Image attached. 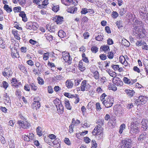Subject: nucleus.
<instances>
[{"instance_id": "23", "label": "nucleus", "mask_w": 148, "mask_h": 148, "mask_svg": "<svg viewBox=\"0 0 148 148\" xmlns=\"http://www.w3.org/2000/svg\"><path fill=\"white\" fill-rule=\"evenodd\" d=\"M3 9L8 13H10L12 11V8L10 7L8 5L5 4L3 6Z\"/></svg>"}, {"instance_id": "38", "label": "nucleus", "mask_w": 148, "mask_h": 148, "mask_svg": "<svg viewBox=\"0 0 148 148\" xmlns=\"http://www.w3.org/2000/svg\"><path fill=\"white\" fill-rule=\"evenodd\" d=\"M1 87H2L5 89H6L7 88L8 86V83L5 81H3L1 84Z\"/></svg>"}, {"instance_id": "5", "label": "nucleus", "mask_w": 148, "mask_h": 148, "mask_svg": "<svg viewBox=\"0 0 148 148\" xmlns=\"http://www.w3.org/2000/svg\"><path fill=\"white\" fill-rule=\"evenodd\" d=\"M62 57L65 62L70 64L72 58H71L69 53L65 52H63L62 53Z\"/></svg>"}, {"instance_id": "13", "label": "nucleus", "mask_w": 148, "mask_h": 148, "mask_svg": "<svg viewBox=\"0 0 148 148\" xmlns=\"http://www.w3.org/2000/svg\"><path fill=\"white\" fill-rule=\"evenodd\" d=\"M125 92L127 95L130 97H132L135 93V92L134 90L129 89H125Z\"/></svg>"}, {"instance_id": "53", "label": "nucleus", "mask_w": 148, "mask_h": 148, "mask_svg": "<svg viewBox=\"0 0 148 148\" xmlns=\"http://www.w3.org/2000/svg\"><path fill=\"white\" fill-rule=\"evenodd\" d=\"M81 81V80L79 79L75 80L74 82V85L75 86H78L79 84Z\"/></svg>"}, {"instance_id": "46", "label": "nucleus", "mask_w": 148, "mask_h": 148, "mask_svg": "<svg viewBox=\"0 0 148 148\" xmlns=\"http://www.w3.org/2000/svg\"><path fill=\"white\" fill-rule=\"evenodd\" d=\"M91 143H92L91 148H96L97 147V144L96 143L95 140H92Z\"/></svg>"}, {"instance_id": "56", "label": "nucleus", "mask_w": 148, "mask_h": 148, "mask_svg": "<svg viewBox=\"0 0 148 148\" xmlns=\"http://www.w3.org/2000/svg\"><path fill=\"white\" fill-rule=\"evenodd\" d=\"M59 6L58 5L53 6L52 8V10L55 12H57L59 10Z\"/></svg>"}, {"instance_id": "58", "label": "nucleus", "mask_w": 148, "mask_h": 148, "mask_svg": "<svg viewBox=\"0 0 148 148\" xmlns=\"http://www.w3.org/2000/svg\"><path fill=\"white\" fill-rule=\"evenodd\" d=\"M114 56L113 53L112 52H110L108 53L107 55V57L110 59H112L113 58Z\"/></svg>"}, {"instance_id": "50", "label": "nucleus", "mask_w": 148, "mask_h": 148, "mask_svg": "<svg viewBox=\"0 0 148 148\" xmlns=\"http://www.w3.org/2000/svg\"><path fill=\"white\" fill-rule=\"evenodd\" d=\"M64 142L68 145H71V143L70 140L68 138H65L64 140Z\"/></svg>"}, {"instance_id": "16", "label": "nucleus", "mask_w": 148, "mask_h": 148, "mask_svg": "<svg viewBox=\"0 0 148 148\" xmlns=\"http://www.w3.org/2000/svg\"><path fill=\"white\" fill-rule=\"evenodd\" d=\"M142 25V22L136 19L135 20V22H134L133 27L134 28H136V27L140 28Z\"/></svg>"}, {"instance_id": "29", "label": "nucleus", "mask_w": 148, "mask_h": 148, "mask_svg": "<svg viewBox=\"0 0 148 148\" xmlns=\"http://www.w3.org/2000/svg\"><path fill=\"white\" fill-rule=\"evenodd\" d=\"M102 130H93L92 134L94 136L100 134L102 132Z\"/></svg>"}, {"instance_id": "24", "label": "nucleus", "mask_w": 148, "mask_h": 148, "mask_svg": "<svg viewBox=\"0 0 148 148\" xmlns=\"http://www.w3.org/2000/svg\"><path fill=\"white\" fill-rule=\"evenodd\" d=\"M63 19L64 18L63 17L57 16L56 21L57 24H60L63 21Z\"/></svg>"}, {"instance_id": "39", "label": "nucleus", "mask_w": 148, "mask_h": 148, "mask_svg": "<svg viewBox=\"0 0 148 148\" xmlns=\"http://www.w3.org/2000/svg\"><path fill=\"white\" fill-rule=\"evenodd\" d=\"M74 97H73V98L75 99V101L74 102V103L75 104L77 103L79 101V96L77 94H75L74 95Z\"/></svg>"}, {"instance_id": "51", "label": "nucleus", "mask_w": 148, "mask_h": 148, "mask_svg": "<svg viewBox=\"0 0 148 148\" xmlns=\"http://www.w3.org/2000/svg\"><path fill=\"white\" fill-rule=\"evenodd\" d=\"M123 81L125 83L130 84V79L128 78L127 77H124L123 79Z\"/></svg>"}, {"instance_id": "12", "label": "nucleus", "mask_w": 148, "mask_h": 148, "mask_svg": "<svg viewBox=\"0 0 148 148\" xmlns=\"http://www.w3.org/2000/svg\"><path fill=\"white\" fill-rule=\"evenodd\" d=\"M142 124L141 127L143 130H147L148 128V120L146 119H143L141 123Z\"/></svg>"}, {"instance_id": "21", "label": "nucleus", "mask_w": 148, "mask_h": 148, "mask_svg": "<svg viewBox=\"0 0 148 148\" xmlns=\"http://www.w3.org/2000/svg\"><path fill=\"white\" fill-rule=\"evenodd\" d=\"M64 103L65 106L68 110H71V106L69 103V101L66 99L64 100Z\"/></svg>"}, {"instance_id": "26", "label": "nucleus", "mask_w": 148, "mask_h": 148, "mask_svg": "<svg viewBox=\"0 0 148 148\" xmlns=\"http://www.w3.org/2000/svg\"><path fill=\"white\" fill-rule=\"evenodd\" d=\"M8 142L10 148H15V144L14 142V140L10 139L8 140Z\"/></svg>"}, {"instance_id": "22", "label": "nucleus", "mask_w": 148, "mask_h": 148, "mask_svg": "<svg viewBox=\"0 0 148 148\" xmlns=\"http://www.w3.org/2000/svg\"><path fill=\"white\" fill-rule=\"evenodd\" d=\"M11 54L12 57L14 58L19 57V55L17 51H14L13 50H12Z\"/></svg>"}, {"instance_id": "27", "label": "nucleus", "mask_w": 148, "mask_h": 148, "mask_svg": "<svg viewBox=\"0 0 148 148\" xmlns=\"http://www.w3.org/2000/svg\"><path fill=\"white\" fill-rule=\"evenodd\" d=\"M100 49L104 51L106 53L108 50H110L109 47L108 45H104L101 46L100 47Z\"/></svg>"}, {"instance_id": "57", "label": "nucleus", "mask_w": 148, "mask_h": 148, "mask_svg": "<svg viewBox=\"0 0 148 148\" xmlns=\"http://www.w3.org/2000/svg\"><path fill=\"white\" fill-rule=\"evenodd\" d=\"M38 28V25L35 23H33L31 29L34 30H35Z\"/></svg>"}, {"instance_id": "28", "label": "nucleus", "mask_w": 148, "mask_h": 148, "mask_svg": "<svg viewBox=\"0 0 148 148\" xmlns=\"http://www.w3.org/2000/svg\"><path fill=\"white\" fill-rule=\"evenodd\" d=\"M73 0H61L62 3L66 5H68Z\"/></svg>"}, {"instance_id": "62", "label": "nucleus", "mask_w": 148, "mask_h": 148, "mask_svg": "<svg viewBox=\"0 0 148 148\" xmlns=\"http://www.w3.org/2000/svg\"><path fill=\"white\" fill-rule=\"evenodd\" d=\"M33 71L35 75L37 74H38V71H39L40 72H41L42 71V70L41 69H34L33 70Z\"/></svg>"}, {"instance_id": "33", "label": "nucleus", "mask_w": 148, "mask_h": 148, "mask_svg": "<svg viewBox=\"0 0 148 148\" xmlns=\"http://www.w3.org/2000/svg\"><path fill=\"white\" fill-rule=\"evenodd\" d=\"M126 11V9L122 8L120 9L119 13L120 15L122 16L125 13Z\"/></svg>"}, {"instance_id": "40", "label": "nucleus", "mask_w": 148, "mask_h": 148, "mask_svg": "<svg viewBox=\"0 0 148 148\" xmlns=\"http://www.w3.org/2000/svg\"><path fill=\"white\" fill-rule=\"evenodd\" d=\"M98 48L95 46H92L91 50L92 52L93 53H96L98 51Z\"/></svg>"}, {"instance_id": "43", "label": "nucleus", "mask_w": 148, "mask_h": 148, "mask_svg": "<svg viewBox=\"0 0 148 148\" xmlns=\"http://www.w3.org/2000/svg\"><path fill=\"white\" fill-rule=\"evenodd\" d=\"M19 44L17 43H15L14 45H12V48H13V50L14 51H17L18 49H19Z\"/></svg>"}, {"instance_id": "4", "label": "nucleus", "mask_w": 148, "mask_h": 148, "mask_svg": "<svg viewBox=\"0 0 148 148\" xmlns=\"http://www.w3.org/2000/svg\"><path fill=\"white\" fill-rule=\"evenodd\" d=\"M17 124L19 127L20 128H21L24 129H29L30 127V123L26 121H18Z\"/></svg>"}, {"instance_id": "2", "label": "nucleus", "mask_w": 148, "mask_h": 148, "mask_svg": "<svg viewBox=\"0 0 148 148\" xmlns=\"http://www.w3.org/2000/svg\"><path fill=\"white\" fill-rule=\"evenodd\" d=\"M147 100V98L146 96H140L138 99L135 100V103L137 106L143 105L146 103Z\"/></svg>"}, {"instance_id": "44", "label": "nucleus", "mask_w": 148, "mask_h": 148, "mask_svg": "<svg viewBox=\"0 0 148 148\" xmlns=\"http://www.w3.org/2000/svg\"><path fill=\"white\" fill-rule=\"evenodd\" d=\"M64 95L69 98H73L74 97V95H71L68 92H64Z\"/></svg>"}, {"instance_id": "19", "label": "nucleus", "mask_w": 148, "mask_h": 148, "mask_svg": "<svg viewBox=\"0 0 148 148\" xmlns=\"http://www.w3.org/2000/svg\"><path fill=\"white\" fill-rule=\"evenodd\" d=\"M138 123L137 122H133L131 124L130 128L131 130H138L139 128L138 127Z\"/></svg>"}, {"instance_id": "41", "label": "nucleus", "mask_w": 148, "mask_h": 148, "mask_svg": "<svg viewBox=\"0 0 148 148\" xmlns=\"http://www.w3.org/2000/svg\"><path fill=\"white\" fill-rule=\"evenodd\" d=\"M30 87L31 88L32 90L34 91H36L37 90L38 87L37 86H35L34 84H31L29 85Z\"/></svg>"}, {"instance_id": "59", "label": "nucleus", "mask_w": 148, "mask_h": 148, "mask_svg": "<svg viewBox=\"0 0 148 148\" xmlns=\"http://www.w3.org/2000/svg\"><path fill=\"white\" fill-rule=\"evenodd\" d=\"M109 74L111 76L114 77L113 78L116 77V73L114 72H112L111 71V72L109 73Z\"/></svg>"}, {"instance_id": "63", "label": "nucleus", "mask_w": 148, "mask_h": 148, "mask_svg": "<svg viewBox=\"0 0 148 148\" xmlns=\"http://www.w3.org/2000/svg\"><path fill=\"white\" fill-rule=\"evenodd\" d=\"M48 92L49 93H52L53 92V88L50 86H49L48 87Z\"/></svg>"}, {"instance_id": "8", "label": "nucleus", "mask_w": 148, "mask_h": 148, "mask_svg": "<svg viewBox=\"0 0 148 148\" xmlns=\"http://www.w3.org/2000/svg\"><path fill=\"white\" fill-rule=\"evenodd\" d=\"M12 73L11 69L9 67L5 68L2 72V75L4 77L10 76L12 75Z\"/></svg>"}, {"instance_id": "18", "label": "nucleus", "mask_w": 148, "mask_h": 148, "mask_svg": "<svg viewBox=\"0 0 148 148\" xmlns=\"http://www.w3.org/2000/svg\"><path fill=\"white\" fill-rule=\"evenodd\" d=\"M77 10V8L73 6L68 8V12L71 13L73 14L76 13Z\"/></svg>"}, {"instance_id": "30", "label": "nucleus", "mask_w": 148, "mask_h": 148, "mask_svg": "<svg viewBox=\"0 0 148 148\" xmlns=\"http://www.w3.org/2000/svg\"><path fill=\"white\" fill-rule=\"evenodd\" d=\"M146 134L145 133L143 134H140L139 138H138V140L139 141H142L146 138Z\"/></svg>"}, {"instance_id": "45", "label": "nucleus", "mask_w": 148, "mask_h": 148, "mask_svg": "<svg viewBox=\"0 0 148 148\" xmlns=\"http://www.w3.org/2000/svg\"><path fill=\"white\" fill-rule=\"evenodd\" d=\"M13 10L15 12H20L21 10V8L19 6L15 7L13 8Z\"/></svg>"}, {"instance_id": "32", "label": "nucleus", "mask_w": 148, "mask_h": 148, "mask_svg": "<svg viewBox=\"0 0 148 148\" xmlns=\"http://www.w3.org/2000/svg\"><path fill=\"white\" fill-rule=\"evenodd\" d=\"M108 88L109 89L112 90L114 91H115L117 90L116 87L113 84H110V85L108 86Z\"/></svg>"}, {"instance_id": "35", "label": "nucleus", "mask_w": 148, "mask_h": 148, "mask_svg": "<svg viewBox=\"0 0 148 148\" xmlns=\"http://www.w3.org/2000/svg\"><path fill=\"white\" fill-rule=\"evenodd\" d=\"M38 83L41 85L44 84V81L43 79L40 77H38L37 79Z\"/></svg>"}, {"instance_id": "42", "label": "nucleus", "mask_w": 148, "mask_h": 148, "mask_svg": "<svg viewBox=\"0 0 148 148\" xmlns=\"http://www.w3.org/2000/svg\"><path fill=\"white\" fill-rule=\"evenodd\" d=\"M5 47V45L4 41L1 38H0V47L2 48H4Z\"/></svg>"}, {"instance_id": "55", "label": "nucleus", "mask_w": 148, "mask_h": 148, "mask_svg": "<svg viewBox=\"0 0 148 148\" xmlns=\"http://www.w3.org/2000/svg\"><path fill=\"white\" fill-rule=\"evenodd\" d=\"M81 62H82L81 61H80L79 62V64L78 66L79 69L81 71H83L85 69V67L82 66V64H81Z\"/></svg>"}, {"instance_id": "37", "label": "nucleus", "mask_w": 148, "mask_h": 148, "mask_svg": "<svg viewBox=\"0 0 148 148\" xmlns=\"http://www.w3.org/2000/svg\"><path fill=\"white\" fill-rule=\"evenodd\" d=\"M33 22H28L27 23L26 25V28L31 29L32 26L33 24Z\"/></svg>"}, {"instance_id": "14", "label": "nucleus", "mask_w": 148, "mask_h": 148, "mask_svg": "<svg viewBox=\"0 0 148 148\" xmlns=\"http://www.w3.org/2000/svg\"><path fill=\"white\" fill-rule=\"evenodd\" d=\"M80 122L77 119L75 120L74 118H73L72 119V123L71 125L69 127H71V128L73 130V127L75 125L76 126L78 124L80 123Z\"/></svg>"}, {"instance_id": "9", "label": "nucleus", "mask_w": 148, "mask_h": 148, "mask_svg": "<svg viewBox=\"0 0 148 148\" xmlns=\"http://www.w3.org/2000/svg\"><path fill=\"white\" fill-rule=\"evenodd\" d=\"M112 82L115 85L118 86L122 84L123 82L121 79L118 77L112 78Z\"/></svg>"}, {"instance_id": "1", "label": "nucleus", "mask_w": 148, "mask_h": 148, "mask_svg": "<svg viewBox=\"0 0 148 148\" xmlns=\"http://www.w3.org/2000/svg\"><path fill=\"white\" fill-rule=\"evenodd\" d=\"M132 141L131 139L128 138L122 140L121 142V148H131L132 147Z\"/></svg>"}, {"instance_id": "48", "label": "nucleus", "mask_w": 148, "mask_h": 148, "mask_svg": "<svg viewBox=\"0 0 148 148\" xmlns=\"http://www.w3.org/2000/svg\"><path fill=\"white\" fill-rule=\"evenodd\" d=\"M140 28L136 27V28H134L133 30L134 32H135V34L138 35V34L140 33L139 32H140Z\"/></svg>"}, {"instance_id": "47", "label": "nucleus", "mask_w": 148, "mask_h": 148, "mask_svg": "<svg viewBox=\"0 0 148 148\" xmlns=\"http://www.w3.org/2000/svg\"><path fill=\"white\" fill-rule=\"evenodd\" d=\"M99 57L100 59L103 60H106L107 58L106 55L104 54H100Z\"/></svg>"}, {"instance_id": "7", "label": "nucleus", "mask_w": 148, "mask_h": 148, "mask_svg": "<svg viewBox=\"0 0 148 148\" xmlns=\"http://www.w3.org/2000/svg\"><path fill=\"white\" fill-rule=\"evenodd\" d=\"M32 108L38 110V109H39L40 106V103L39 102V101L37 99V98H36L34 99V101L32 104Z\"/></svg>"}, {"instance_id": "15", "label": "nucleus", "mask_w": 148, "mask_h": 148, "mask_svg": "<svg viewBox=\"0 0 148 148\" xmlns=\"http://www.w3.org/2000/svg\"><path fill=\"white\" fill-rule=\"evenodd\" d=\"M3 99H4V101L7 103L8 105H10L11 104V100L10 99V98L8 95H7V93H5L4 94L3 96Z\"/></svg>"}, {"instance_id": "6", "label": "nucleus", "mask_w": 148, "mask_h": 148, "mask_svg": "<svg viewBox=\"0 0 148 148\" xmlns=\"http://www.w3.org/2000/svg\"><path fill=\"white\" fill-rule=\"evenodd\" d=\"M86 82V80H84L82 81L80 87V89L82 91H87L90 88V85L89 84L87 83Z\"/></svg>"}, {"instance_id": "17", "label": "nucleus", "mask_w": 148, "mask_h": 148, "mask_svg": "<svg viewBox=\"0 0 148 148\" xmlns=\"http://www.w3.org/2000/svg\"><path fill=\"white\" fill-rule=\"evenodd\" d=\"M18 68L22 72L25 73H27L26 67L23 64H19L18 65Z\"/></svg>"}, {"instance_id": "60", "label": "nucleus", "mask_w": 148, "mask_h": 148, "mask_svg": "<svg viewBox=\"0 0 148 148\" xmlns=\"http://www.w3.org/2000/svg\"><path fill=\"white\" fill-rule=\"evenodd\" d=\"M55 78L57 80H60L63 78V77L61 75H56L55 77Z\"/></svg>"}, {"instance_id": "36", "label": "nucleus", "mask_w": 148, "mask_h": 148, "mask_svg": "<svg viewBox=\"0 0 148 148\" xmlns=\"http://www.w3.org/2000/svg\"><path fill=\"white\" fill-rule=\"evenodd\" d=\"M45 36L46 37L47 40L49 42L51 41L53 39V37L51 35H48L47 34H45Z\"/></svg>"}, {"instance_id": "25", "label": "nucleus", "mask_w": 148, "mask_h": 148, "mask_svg": "<svg viewBox=\"0 0 148 148\" xmlns=\"http://www.w3.org/2000/svg\"><path fill=\"white\" fill-rule=\"evenodd\" d=\"M65 84L66 87L68 88H71L73 84L72 82L71 81H66V82Z\"/></svg>"}, {"instance_id": "20", "label": "nucleus", "mask_w": 148, "mask_h": 148, "mask_svg": "<svg viewBox=\"0 0 148 148\" xmlns=\"http://www.w3.org/2000/svg\"><path fill=\"white\" fill-rule=\"evenodd\" d=\"M58 34L61 38H63L66 36V33L62 30H60L58 33Z\"/></svg>"}, {"instance_id": "49", "label": "nucleus", "mask_w": 148, "mask_h": 148, "mask_svg": "<svg viewBox=\"0 0 148 148\" xmlns=\"http://www.w3.org/2000/svg\"><path fill=\"white\" fill-rule=\"evenodd\" d=\"M118 16V14L116 11H113L112 12V17L114 18H116Z\"/></svg>"}, {"instance_id": "31", "label": "nucleus", "mask_w": 148, "mask_h": 148, "mask_svg": "<svg viewBox=\"0 0 148 148\" xmlns=\"http://www.w3.org/2000/svg\"><path fill=\"white\" fill-rule=\"evenodd\" d=\"M12 33L14 35L16 38L18 40H19L20 39V38L19 37V35L18 34V31L17 30L12 31Z\"/></svg>"}, {"instance_id": "10", "label": "nucleus", "mask_w": 148, "mask_h": 148, "mask_svg": "<svg viewBox=\"0 0 148 148\" xmlns=\"http://www.w3.org/2000/svg\"><path fill=\"white\" fill-rule=\"evenodd\" d=\"M56 106L57 108L58 113L59 114H62L64 110V107L62 105L61 102L60 104L56 105Z\"/></svg>"}, {"instance_id": "34", "label": "nucleus", "mask_w": 148, "mask_h": 148, "mask_svg": "<svg viewBox=\"0 0 148 148\" xmlns=\"http://www.w3.org/2000/svg\"><path fill=\"white\" fill-rule=\"evenodd\" d=\"M93 77L96 79H99V73L97 71H95L94 72Z\"/></svg>"}, {"instance_id": "54", "label": "nucleus", "mask_w": 148, "mask_h": 148, "mask_svg": "<svg viewBox=\"0 0 148 148\" xmlns=\"http://www.w3.org/2000/svg\"><path fill=\"white\" fill-rule=\"evenodd\" d=\"M95 39L97 41H102L103 40V36L100 35H98L96 37Z\"/></svg>"}, {"instance_id": "11", "label": "nucleus", "mask_w": 148, "mask_h": 148, "mask_svg": "<svg viewBox=\"0 0 148 148\" xmlns=\"http://www.w3.org/2000/svg\"><path fill=\"white\" fill-rule=\"evenodd\" d=\"M104 121L103 120H102L100 119H98L97 121V123L98 124V125L94 130H99L100 129H101L102 127V126L103 125L104 123ZM103 129L102 128H101Z\"/></svg>"}, {"instance_id": "52", "label": "nucleus", "mask_w": 148, "mask_h": 148, "mask_svg": "<svg viewBox=\"0 0 148 148\" xmlns=\"http://www.w3.org/2000/svg\"><path fill=\"white\" fill-rule=\"evenodd\" d=\"M116 24V26L118 28H120V27H123V25L122 24V21H117Z\"/></svg>"}, {"instance_id": "3", "label": "nucleus", "mask_w": 148, "mask_h": 148, "mask_svg": "<svg viewBox=\"0 0 148 148\" xmlns=\"http://www.w3.org/2000/svg\"><path fill=\"white\" fill-rule=\"evenodd\" d=\"M113 99L111 96H108L103 101L102 103L106 108L111 107L113 103Z\"/></svg>"}, {"instance_id": "64", "label": "nucleus", "mask_w": 148, "mask_h": 148, "mask_svg": "<svg viewBox=\"0 0 148 148\" xmlns=\"http://www.w3.org/2000/svg\"><path fill=\"white\" fill-rule=\"evenodd\" d=\"M119 65H114L113 64L111 66L112 69L114 70H118L119 68Z\"/></svg>"}, {"instance_id": "61", "label": "nucleus", "mask_w": 148, "mask_h": 148, "mask_svg": "<svg viewBox=\"0 0 148 148\" xmlns=\"http://www.w3.org/2000/svg\"><path fill=\"white\" fill-rule=\"evenodd\" d=\"M49 53H44L43 55V59L45 60H47L49 58L48 54Z\"/></svg>"}]
</instances>
